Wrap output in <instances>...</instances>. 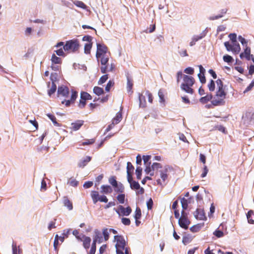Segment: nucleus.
Returning <instances> with one entry per match:
<instances>
[{
    "mask_svg": "<svg viewBox=\"0 0 254 254\" xmlns=\"http://www.w3.org/2000/svg\"><path fill=\"white\" fill-rule=\"evenodd\" d=\"M114 240L117 242L115 245L117 254H131L130 249L127 247V242L122 235H115Z\"/></svg>",
    "mask_w": 254,
    "mask_h": 254,
    "instance_id": "obj_1",
    "label": "nucleus"
},
{
    "mask_svg": "<svg viewBox=\"0 0 254 254\" xmlns=\"http://www.w3.org/2000/svg\"><path fill=\"white\" fill-rule=\"evenodd\" d=\"M109 58L107 55L102 56L100 57L99 61L102 65L101 67V71L102 73H106L107 72L113 71L115 68V65L114 63L111 64V67H108Z\"/></svg>",
    "mask_w": 254,
    "mask_h": 254,
    "instance_id": "obj_2",
    "label": "nucleus"
},
{
    "mask_svg": "<svg viewBox=\"0 0 254 254\" xmlns=\"http://www.w3.org/2000/svg\"><path fill=\"white\" fill-rule=\"evenodd\" d=\"M79 47V40L77 39H73L66 41L64 44V51L76 53L78 51Z\"/></svg>",
    "mask_w": 254,
    "mask_h": 254,
    "instance_id": "obj_3",
    "label": "nucleus"
},
{
    "mask_svg": "<svg viewBox=\"0 0 254 254\" xmlns=\"http://www.w3.org/2000/svg\"><path fill=\"white\" fill-rule=\"evenodd\" d=\"M216 83L217 87L216 96L219 98H225L227 93L225 92V86H224L222 81L220 79H218Z\"/></svg>",
    "mask_w": 254,
    "mask_h": 254,
    "instance_id": "obj_4",
    "label": "nucleus"
},
{
    "mask_svg": "<svg viewBox=\"0 0 254 254\" xmlns=\"http://www.w3.org/2000/svg\"><path fill=\"white\" fill-rule=\"evenodd\" d=\"M181 213L182 216L179 218L178 223L181 228L187 230L189 228L190 221L188 218L187 213L182 210Z\"/></svg>",
    "mask_w": 254,
    "mask_h": 254,
    "instance_id": "obj_5",
    "label": "nucleus"
},
{
    "mask_svg": "<svg viewBox=\"0 0 254 254\" xmlns=\"http://www.w3.org/2000/svg\"><path fill=\"white\" fill-rule=\"evenodd\" d=\"M92 99V96L88 93L81 91L80 92L79 103L78 105V107L80 109L84 108L86 104V100H91Z\"/></svg>",
    "mask_w": 254,
    "mask_h": 254,
    "instance_id": "obj_6",
    "label": "nucleus"
},
{
    "mask_svg": "<svg viewBox=\"0 0 254 254\" xmlns=\"http://www.w3.org/2000/svg\"><path fill=\"white\" fill-rule=\"evenodd\" d=\"M254 122V113L252 112H246L242 119V123L248 127Z\"/></svg>",
    "mask_w": 254,
    "mask_h": 254,
    "instance_id": "obj_7",
    "label": "nucleus"
},
{
    "mask_svg": "<svg viewBox=\"0 0 254 254\" xmlns=\"http://www.w3.org/2000/svg\"><path fill=\"white\" fill-rule=\"evenodd\" d=\"M107 47L104 45L100 43H97V52L96 54V57L97 58L98 63L100 57L102 56L107 55Z\"/></svg>",
    "mask_w": 254,
    "mask_h": 254,
    "instance_id": "obj_8",
    "label": "nucleus"
},
{
    "mask_svg": "<svg viewBox=\"0 0 254 254\" xmlns=\"http://www.w3.org/2000/svg\"><path fill=\"white\" fill-rule=\"evenodd\" d=\"M91 196L94 204H96L98 201L105 203H107L108 201L106 196L104 195L99 196L98 192L95 190L91 191Z\"/></svg>",
    "mask_w": 254,
    "mask_h": 254,
    "instance_id": "obj_9",
    "label": "nucleus"
},
{
    "mask_svg": "<svg viewBox=\"0 0 254 254\" xmlns=\"http://www.w3.org/2000/svg\"><path fill=\"white\" fill-rule=\"evenodd\" d=\"M114 209L116 211V212L119 214V215H123V216H128L132 211V210L129 206H127L126 208H125L123 205H119L118 209Z\"/></svg>",
    "mask_w": 254,
    "mask_h": 254,
    "instance_id": "obj_10",
    "label": "nucleus"
},
{
    "mask_svg": "<svg viewBox=\"0 0 254 254\" xmlns=\"http://www.w3.org/2000/svg\"><path fill=\"white\" fill-rule=\"evenodd\" d=\"M71 95L69 100L64 99V105L69 107L71 104H74L78 96V92L73 89L71 90Z\"/></svg>",
    "mask_w": 254,
    "mask_h": 254,
    "instance_id": "obj_11",
    "label": "nucleus"
},
{
    "mask_svg": "<svg viewBox=\"0 0 254 254\" xmlns=\"http://www.w3.org/2000/svg\"><path fill=\"white\" fill-rule=\"evenodd\" d=\"M193 215L194 217L198 220H203L206 218L203 209L197 208L193 213Z\"/></svg>",
    "mask_w": 254,
    "mask_h": 254,
    "instance_id": "obj_12",
    "label": "nucleus"
},
{
    "mask_svg": "<svg viewBox=\"0 0 254 254\" xmlns=\"http://www.w3.org/2000/svg\"><path fill=\"white\" fill-rule=\"evenodd\" d=\"M253 55L251 54V48L248 46H246L244 49V52H242L240 55V57L241 59L245 58L248 61H250L251 58V56Z\"/></svg>",
    "mask_w": 254,
    "mask_h": 254,
    "instance_id": "obj_13",
    "label": "nucleus"
},
{
    "mask_svg": "<svg viewBox=\"0 0 254 254\" xmlns=\"http://www.w3.org/2000/svg\"><path fill=\"white\" fill-rule=\"evenodd\" d=\"M93 240L97 242L98 243L101 244L103 242V238L101 232L98 229H95L94 231Z\"/></svg>",
    "mask_w": 254,
    "mask_h": 254,
    "instance_id": "obj_14",
    "label": "nucleus"
},
{
    "mask_svg": "<svg viewBox=\"0 0 254 254\" xmlns=\"http://www.w3.org/2000/svg\"><path fill=\"white\" fill-rule=\"evenodd\" d=\"M183 80L184 82L182 84L192 86L194 83L193 77L187 75H183Z\"/></svg>",
    "mask_w": 254,
    "mask_h": 254,
    "instance_id": "obj_15",
    "label": "nucleus"
},
{
    "mask_svg": "<svg viewBox=\"0 0 254 254\" xmlns=\"http://www.w3.org/2000/svg\"><path fill=\"white\" fill-rule=\"evenodd\" d=\"M134 169L132 164L130 162H128L127 166V180L130 179L131 177H132Z\"/></svg>",
    "mask_w": 254,
    "mask_h": 254,
    "instance_id": "obj_16",
    "label": "nucleus"
},
{
    "mask_svg": "<svg viewBox=\"0 0 254 254\" xmlns=\"http://www.w3.org/2000/svg\"><path fill=\"white\" fill-rule=\"evenodd\" d=\"M168 166H165L163 170H160V176L162 181L165 182L168 178Z\"/></svg>",
    "mask_w": 254,
    "mask_h": 254,
    "instance_id": "obj_17",
    "label": "nucleus"
},
{
    "mask_svg": "<svg viewBox=\"0 0 254 254\" xmlns=\"http://www.w3.org/2000/svg\"><path fill=\"white\" fill-rule=\"evenodd\" d=\"M127 182L130 184L131 189L137 190L140 188V185L139 183L134 181L132 177H131L130 179L127 180Z\"/></svg>",
    "mask_w": 254,
    "mask_h": 254,
    "instance_id": "obj_18",
    "label": "nucleus"
},
{
    "mask_svg": "<svg viewBox=\"0 0 254 254\" xmlns=\"http://www.w3.org/2000/svg\"><path fill=\"white\" fill-rule=\"evenodd\" d=\"M84 122L82 120H78L74 123H72L71 124V128L73 130H78L80 127L83 125Z\"/></svg>",
    "mask_w": 254,
    "mask_h": 254,
    "instance_id": "obj_19",
    "label": "nucleus"
},
{
    "mask_svg": "<svg viewBox=\"0 0 254 254\" xmlns=\"http://www.w3.org/2000/svg\"><path fill=\"white\" fill-rule=\"evenodd\" d=\"M91 159V157L88 156L82 158L78 163V167L80 168L84 167L87 164V163L90 161Z\"/></svg>",
    "mask_w": 254,
    "mask_h": 254,
    "instance_id": "obj_20",
    "label": "nucleus"
},
{
    "mask_svg": "<svg viewBox=\"0 0 254 254\" xmlns=\"http://www.w3.org/2000/svg\"><path fill=\"white\" fill-rule=\"evenodd\" d=\"M82 237H83V240L82 241L83 247L86 250L88 249L90 246L91 239L89 237L85 235H83Z\"/></svg>",
    "mask_w": 254,
    "mask_h": 254,
    "instance_id": "obj_21",
    "label": "nucleus"
},
{
    "mask_svg": "<svg viewBox=\"0 0 254 254\" xmlns=\"http://www.w3.org/2000/svg\"><path fill=\"white\" fill-rule=\"evenodd\" d=\"M138 98L139 101V107H145L146 104L145 96L140 93H138Z\"/></svg>",
    "mask_w": 254,
    "mask_h": 254,
    "instance_id": "obj_22",
    "label": "nucleus"
},
{
    "mask_svg": "<svg viewBox=\"0 0 254 254\" xmlns=\"http://www.w3.org/2000/svg\"><path fill=\"white\" fill-rule=\"evenodd\" d=\"M127 92H131V93H132V91H131L132 86H133V83L132 81V79L129 76V74L127 73Z\"/></svg>",
    "mask_w": 254,
    "mask_h": 254,
    "instance_id": "obj_23",
    "label": "nucleus"
},
{
    "mask_svg": "<svg viewBox=\"0 0 254 254\" xmlns=\"http://www.w3.org/2000/svg\"><path fill=\"white\" fill-rule=\"evenodd\" d=\"M227 11V9L226 8H224L221 10L220 11V14L214 16H210L208 19L210 20H214L216 19H218L219 18H220L223 17V15L226 14Z\"/></svg>",
    "mask_w": 254,
    "mask_h": 254,
    "instance_id": "obj_24",
    "label": "nucleus"
},
{
    "mask_svg": "<svg viewBox=\"0 0 254 254\" xmlns=\"http://www.w3.org/2000/svg\"><path fill=\"white\" fill-rule=\"evenodd\" d=\"M248 221L250 224L254 223V213L252 210H249L247 214Z\"/></svg>",
    "mask_w": 254,
    "mask_h": 254,
    "instance_id": "obj_25",
    "label": "nucleus"
},
{
    "mask_svg": "<svg viewBox=\"0 0 254 254\" xmlns=\"http://www.w3.org/2000/svg\"><path fill=\"white\" fill-rule=\"evenodd\" d=\"M101 189L102 190L101 192L104 193L108 194L113 191L112 187L109 185H102Z\"/></svg>",
    "mask_w": 254,
    "mask_h": 254,
    "instance_id": "obj_26",
    "label": "nucleus"
},
{
    "mask_svg": "<svg viewBox=\"0 0 254 254\" xmlns=\"http://www.w3.org/2000/svg\"><path fill=\"white\" fill-rule=\"evenodd\" d=\"M213 98L212 94H207L204 97H202L200 98L199 101L202 104L207 103L208 101H210Z\"/></svg>",
    "mask_w": 254,
    "mask_h": 254,
    "instance_id": "obj_27",
    "label": "nucleus"
},
{
    "mask_svg": "<svg viewBox=\"0 0 254 254\" xmlns=\"http://www.w3.org/2000/svg\"><path fill=\"white\" fill-rule=\"evenodd\" d=\"M192 237L190 234H187L183 237L182 243L184 245H187L191 242Z\"/></svg>",
    "mask_w": 254,
    "mask_h": 254,
    "instance_id": "obj_28",
    "label": "nucleus"
},
{
    "mask_svg": "<svg viewBox=\"0 0 254 254\" xmlns=\"http://www.w3.org/2000/svg\"><path fill=\"white\" fill-rule=\"evenodd\" d=\"M225 98H221L219 99H213L211 101V104L215 106L223 105L225 104V101L224 100Z\"/></svg>",
    "mask_w": 254,
    "mask_h": 254,
    "instance_id": "obj_29",
    "label": "nucleus"
},
{
    "mask_svg": "<svg viewBox=\"0 0 254 254\" xmlns=\"http://www.w3.org/2000/svg\"><path fill=\"white\" fill-rule=\"evenodd\" d=\"M191 86H192L182 84L181 88L186 92L192 94L193 93V90L191 88Z\"/></svg>",
    "mask_w": 254,
    "mask_h": 254,
    "instance_id": "obj_30",
    "label": "nucleus"
},
{
    "mask_svg": "<svg viewBox=\"0 0 254 254\" xmlns=\"http://www.w3.org/2000/svg\"><path fill=\"white\" fill-rule=\"evenodd\" d=\"M203 225L204 223L197 224L191 227L190 229L191 232L195 233L199 231L202 228Z\"/></svg>",
    "mask_w": 254,
    "mask_h": 254,
    "instance_id": "obj_31",
    "label": "nucleus"
},
{
    "mask_svg": "<svg viewBox=\"0 0 254 254\" xmlns=\"http://www.w3.org/2000/svg\"><path fill=\"white\" fill-rule=\"evenodd\" d=\"M59 239L61 240V241L62 242H64V237H60L59 238L58 235H56L55 236V240H54V249L56 251L58 250V246L59 245Z\"/></svg>",
    "mask_w": 254,
    "mask_h": 254,
    "instance_id": "obj_32",
    "label": "nucleus"
},
{
    "mask_svg": "<svg viewBox=\"0 0 254 254\" xmlns=\"http://www.w3.org/2000/svg\"><path fill=\"white\" fill-rule=\"evenodd\" d=\"M67 184L73 187H76L78 185L79 182L74 178L71 177L67 180Z\"/></svg>",
    "mask_w": 254,
    "mask_h": 254,
    "instance_id": "obj_33",
    "label": "nucleus"
},
{
    "mask_svg": "<svg viewBox=\"0 0 254 254\" xmlns=\"http://www.w3.org/2000/svg\"><path fill=\"white\" fill-rule=\"evenodd\" d=\"M122 119V114L120 112H118L115 117L113 119L112 123L115 125L118 124L120 123Z\"/></svg>",
    "mask_w": 254,
    "mask_h": 254,
    "instance_id": "obj_34",
    "label": "nucleus"
},
{
    "mask_svg": "<svg viewBox=\"0 0 254 254\" xmlns=\"http://www.w3.org/2000/svg\"><path fill=\"white\" fill-rule=\"evenodd\" d=\"M64 207L70 211L73 209L72 203L66 197L64 196Z\"/></svg>",
    "mask_w": 254,
    "mask_h": 254,
    "instance_id": "obj_35",
    "label": "nucleus"
},
{
    "mask_svg": "<svg viewBox=\"0 0 254 254\" xmlns=\"http://www.w3.org/2000/svg\"><path fill=\"white\" fill-rule=\"evenodd\" d=\"M93 93L97 96L104 94V91L102 88L99 86H95L93 88Z\"/></svg>",
    "mask_w": 254,
    "mask_h": 254,
    "instance_id": "obj_36",
    "label": "nucleus"
},
{
    "mask_svg": "<svg viewBox=\"0 0 254 254\" xmlns=\"http://www.w3.org/2000/svg\"><path fill=\"white\" fill-rule=\"evenodd\" d=\"M114 188L115 191L120 193H123L125 190L123 185L121 182L118 183V186Z\"/></svg>",
    "mask_w": 254,
    "mask_h": 254,
    "instance_id": "obj_37",
    "label": "nucleus"
},
{
    "mask_svg": "<svg viewBox=\"0 0 254 254\" xmlns=\"http://www.w3.org/2000/svg\"><path fill=\"white\" fill-rule=\"evenodd\" d=\"M51 61L52 63L55 64H61L62 63V59L57 57L54 54L52 55Z\"/></svg>",
    "mask_w": 254,
    "mask_h": 254,
    "instance_id": "obj_38",
    "label": "nucleus"
},
{
    "mask_svg": "<svg viewBox=\"0 0 254 254\" xmlns=\"http://www.w3.org/2000/svg\"><path fill=\"white\" fill-rule=\"evenodd\" d=\"M73 3L77 7L81 8L83 9H86L87 8V5L82 1L79 0H75Z\"/></svg>",
    "mask_w": 254,
    "mask_h": 254,
    "instance_id": "obj_39",
    "label": "nucleus"
},
{
    "mask_svg": "<svg viewBox=\"0 0 254 254\" xmlns=\"http://www.w3.org/2000/svg\"><path fill=\"white\" fill-rule=\"evenodd\" d=\"M201 40L197 35H194L191 39V41L189 43V45L190 47H192L195 45L196 42Z\"/></svg>",
    "mask_w": 254,
    "mask_h": 254,
    "instance_id": "obj_40",
    "label": "nucleus"
},
{
    "mask_svg": "<svg viewBox=\"0 0 254 254\" xmlns=\"http://www.w3.org/2000/svg\"><path fill=\"white\" fill-rule=\"evenodd\" d=\"M181 203L183 211L187 209L189 204L188 200L185 197H183L181 199Z\"/></svg>",
    "mask_w": 254,
    "mask_h": 254,
    "instance_id": "obj_41",
    "label": "nucleus"
},
{
    "mask_svg": "<svg viewBox=\"0 0 254 254\" xmlns=\"http://www.w3.org/2000/svg\"><path fill=\"white\" fill-rule=\"evenodd\" d=\"M232 45L233 46V50H234V54H238L241 51V47L239 43L236 41V42L232 43Z\"/></svg>",
    "mask_w": 254,
    "mask_h": 254,
    "instance_id": "obj_42",
    "label": "nucleus"
},
{
    "mask_svg": "<svg viewBox=\"0 0 254 254\" xmlns=\"http://www.w3.org/2000/svg\"><path fill=\"white\" fill-rule=\"evenodd\" d=\"M109 183L113 186V188L117 187L118 184L115 176H111L110 177L109 179Z\"/></svg>",
    "mask_w": 254,
    "mask_h": 254,
    "instance_id": "obj_43",
    "label": "nucleus"
},
{
    "mask_svg": "<svg viewBox=\"0 0 254 254\" xmlns=\"http://www.w3.org/2000/svg\"><path fill=\"white\" fill-rule=\"evenodd\" d=\"M141 217V211L139 207H137L135 211L134 218L135 219H140Z\"/></svg>",
    "mask_w": 254,
    "mask_h": 254,
    "instance_id": "obj_44",
    "label": "nucleus"
},
{
    "mask_svg": "<svg viewBox=\"0 0 254 254\" xmlns=\"http://www.w3.org/2000/svg\"><path fill=\"white\" fill-rule=\"evenodd\" d=\"M224 46L227 50V51L230 52L231 51L234 54V50H233V46L232 45V44H231L229 42L227 41L224 42Z\"/></svg>",
    "mask_w": 254,
    "mask_h": 254,
    "instance_id": "obj_45",
    "label": "nucleus"
},
{
    "mask_svg": "<svg viewBox=\"0 0 254 254\" xmlns=\"http://www.w3.org/2000/svg\"><path fill=\"white\" fill-rule=\"evenodd\" d=\"M92 43H86L84 45V53L86 54H89L90 53V50L92 48Z\"/></svg>",
    "mask_w": 254,
    "mask_h": 254,
    "instance_id": "obj_46",
    "label": "nucleus"
},
{
    "mask_svg": "<svg viewBox=\"0 0 254 254\" xmlns=\"http://www.w3.org/2000/svg\"><path fill=\"white\" fill-rule=\"evenodd\" d=\"M109 230L107 228H104L102 231V234L104 236L103 239H104L105 241H107L109 239Z\"/></svg>",
    "mask_w": 254,
    "mask_h": 254,
    "instance_id": "obj_47",
    "label": "nucleus"
},
{
    "mask_svg": "<svg viewBox=\"0 0 254 254\" xmlns=\"http://www.w3.org/2000/svg\"><path fill=\"white\" fill-rule=\"evenodd\" d=\"M142 169L140 167H137L135 170V174L137 180H140L142 175Z\"/></svg>",
    "mask_w": 254,
    "mask_h": 254,
    "instance_id": "obj_48",
    "label": "nucleus"
},
{
    "mask_svg": "<svg viewBox=\"0 0 254 254\" xmlns=\"http://www.w3.org/2000/svg\"><path fill=\"white\" fill-rule=\"evenodd\" d=\"M108 75L107 74H105L103 75H102L99 79L98 82V84L99 85H101L102 84H103L104 83H105L107 80L108 79Z\"/></svg>",
    "mask_w": 254,
    "mask_h": 254,
    "instance_id": "obj_49",
    "label": "nucleus"
},
{
    "mask_svg": "<svg viewBox=\"0 0 254 254\" xmlns=\"http://www.w3.org/2000/svg\"><path fill=\"white\" fill-rule=\"evenodd\" d=\"M223 61L228 64L231 63L234 61L233 58L230 55H225L223 57Z\"/></svg>",
    "mask_w": 254,
    "mask_h": 254,
    "instance_id": "obj_50",
    "label": "nucleus"
},
{
    "mask_svg": "<svg viewBox=\"0 0 254 254\" xmlns=\"http://www.w3.org/2000/svg\"><path fill=\"white\" fill-rule=\"evenodd\" d=\"M125 194L124 193L119 194L117 196L118 201L121 204H123L125 202Z\"/></svg>",
    "mask_w": 254,
    "mask_h": 254,
    "instance_id": "obj_51",
    "label": "nucleus"
},
{
    "mask_svg": "<svg viewBox=\"0 0 254 254\" xmlns=\"http://www.w3.org/2000/svg\"><path fill=\"white\" fill-rule=\"evenodd\" d=\"M151 158V155H143L142 156V160H143L144 165H146L148 164L149 162H151L150 159Z\"/></svg>",
    "mask_w": 254,
    "mask_h": 254,
    "instance_id": "obj_52",
    "label": "nucleus"
},
{
    "mask_svg": "<svg viewBox=\"0 0 254 254\" xmlns=\"http://www.w3.org/2000/svg\"><path fill=\"white\" fill-rule=\"evenodd\" d=\"M213 235L215 236L217 238H221L224 236V233L221 230L216 229L214 232Z\"/></svg>",
    "mask_w": 254,
    "mask_h": 254,
    "instance_id": "obj_53",
    "label": "nucleus"
},
{
    "mask_svg": "<svg viewBox=\"0 0 254 254\" xmlns=\"http://www.w3.org/2000/svg\"><path fill=\"white\" fill-rule=\"evenodd\" d=\"M208 87L209 88V91H213L215 88V82L213 80L211 79L210 82L208 84Z\"/></svg>",
    "mask_w": 254,
    "mask_h": 254,
    "instance_id": "obj_54",
    "label": "nucleus"
},
{
    "mask_svg": "<svg viewBox=\"0 0 254 254\" xmlns=\"http://www.w3.org/2000/svg\"><path fill=\"white\" fill-rule=\"evenodd\" d=\"M114 85V81L113 80H110L107 83L106 87L105 90L107 92L110 91L111 88Z\"/></svg>",
    "mask_w": 254,
    "mask_h": 254,
    "instance_id": "obj_55",
    "label": "nucleus"
},
{
    "mask_svg": "<svg viewBox=\"0 0 254 254\" xmlns=\"http://www.w3.org/2000/svg\"><path fill=\"white\" fill-rule=\"evenodd\" d=\"M238 40L241 43L243 46H245V47H246V46H248L247 41L242 36L240 35L238 36Z\"/></svg>",
    "mask_w": 254,
    "mask_h": 254,
    "instance_id": "obj_56",
    "label": "nucleus"
},
{
    "mask_svg": "<svg viewBox=\"0 0 254 254\" xmlns=\"http://www.w3.org/2000/svg\"><path fill=\"white\" fill-rule=\"evenodd\" d=\"M158 96L159 97V102L160 103H164L165 102L164 96L163 92L161 89L158 91Z\"/></svg>",
    "mask_w": 254,
    "mask_h": 254,
    "instance_id": "obj_57",
    "label": "nucleus"
},
{
    "mask_svg": "<svg viewBox=\"0 0 254 254\" xmlns=\"http://www.w3.org/2000/svg\"><path fill=\"white\" fill-rule=\"evenodd\" d=\"M47 116L52 121V122L53 123V124L57 126H59V124L57 123V122L56 121V118L55 117V116H54L53 115L49 114H47Z\"/></svg>",
    "mask_w": 254,
    "mask_h": 254,
    "instance_id": "obj_58",
    "label": "nucleus"
},
{
    "mask_svg": "<svg viewBox=\"0 0 254 254\" xmlns=\"http://www.w3.org/2000/svg\"><path fill=\"white\" fill-rule=\"evenodd\" d=\"M151 162H149L148 163V164L145 165V169L144 170V171L146 174H149L151 172V171H153L151 168Z\"/></svg>",
    "mask_w": 254,
    "mask_h": 254,
    "instance_id": "obj_59",
    "label": "nucleus"
},
{
    "mask_svg": "<svg viewBox=\"0 0 254 254\" xmlns=\"http://www.w3.org/2000/svg\"><path fill=\"white\" fill-rule=\"evenodd\" d=\"M151 168L153 171L157 170L160 168H162V166L160 163H153L151 165Z\"/></svg>",
    "mask_w": 254,
    "mask_h": 254,
    "instance_id": "obj_60",
    "label": "nucleus"
},
{
    "mask_svg": "<svg viewBox=\"0 0 254 254\" xmlns=\"http://www.w3.org/2000/svg\"><path fill=\"white\" fill-rule=\"evenodd\" d=\"M121 221L122 223L126 226H129L130 224V220L128 218L123 217L121 219Z\"/></svg>",
    "mask_w": 254,
    "mask_h": 254,
    "instance_id": "obj_61",
    "label": "nucleus"
},
{
    "mask_svg": "<svg viewBox=\"0 0 254 254\" xmlns=\"http://www.w3.org/2000/svg\"><path fill=\"white\" fill-rule=\"evenodd\" d=\"M146 205L148 210L152 209L153 205V201L151 198H150L147 201Z\"/></svg>",
    "mask_w": 254,
    "mask_h": 254,
    "instance_id": "obj_62",
    "label": "nucleus"
},
{
    "mask_svg": "<svg viewBox=\"0 0 254 254\" xmlns=\"http://www.w3.org/2000/svg\"><path fill=\"white\" fill-rule=\"evenodd\" d=\"M184 72L187 74L191 75L194 73V69L191 67H188L185 69Z\"/></svg>",
    "mask_w": 254,
    "mask_h": 254,
    "instance_id": "obj_63",
    "label": "nucleus"
},
{
    "mask_svg": "<svg viewBox=\"0 0 254 254\" xmlns=\"http://www.w3.org/2000/svg\"><path fill=\"white\" fill-rule=\"evenodd\" d=\"M229 37L230 38L231 43L236 42L237 41V35L236 33H230L229 35Z\"/></svg>",
    "mask_w": 254,
    "mask_h": 254,
    "instance_id": "obj_64",
    "label": "nucleus"
}]
</instances>
